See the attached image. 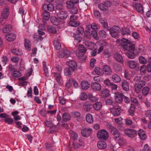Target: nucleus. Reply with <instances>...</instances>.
<instances>
[{
    "instance_id": "obj_1",
    "label": "nucleus",
    "mask_w": 151,
    "mask_h": 151,
    "mask_svg": "<svg viewBox=\"0 0 151 151\" xmlns=\"http://www.w3.org/2000/svg\"><path fill=\"white\" fill-rule=\"evenodd\" d=\"M117 44H119L123 48L124 50H127L126 53L127 56L130 59H133L134 58V52L129 51V50L133 51L135 49L134 45L131 44V41L124 38H122L121 40H118L116 41Z\"/></svg>"
},
{
    "instance_id": "obj_2",
    "label": "nucleus",
    "mask_w": 151,
    "mask_h": 151,
    "mask_svg": "<svg viewBox=\"0 0 151 151\" xmlns=\"http://www.w3.org/2000/svg\"><path fill=\"white\" fill-rule=\"evenodd\" d=\"M107 127L113 134L114 139L117 141L120 145H123L126 143V140L121 135L119 130L116 128L109 123L107 124Z\"/></svg>"
},
{
    "instance_id": "obj_3",
    "label": "nucleus",
    "mask_w": 151,
    "mask_h": 151,
    "mask_svg": "<svg viewBox=\"0 0 151 151\" xmlns=\"http://www.w3.org/2000/svg\"><path fill=\"white\" fill-rule=\"evenodd\" d=\"M84 28L81 27H79L77 28L78 33L74 34L73 37L77 43H80L81 41L82 38L80 36L79 34L82 35L84 32Z\"/></svg>"
},
{
    "instance_id": "obj_4",
    "label": "nucleus",
    "mask_w": 151,
    "mask_h": 151,
    "mask_svg": "<svg viewBox=\"0 0 151 151\" xmlns=\"http://www.w3.org/2000/svg\"><path fill=\"white\" fill-rule=\"evenodd\" d=\"M109 136L108 132L105 130L102 129L98 131L97 134V137L100 139H107Z\"/></svg>"
},
{
    "instance_id": "obj_5",
    "label": "nucleus",
    "mask_w": 151,
    "mask_h": 151,
    "mask_svg": "<svg viewBox=\"0 0 151 151\" xmlns=\"http://www.w3.org/2000/svg\"><path fill=\"white\" fill-rule=\"evenodd\" d=\"M120 31V28L117 26H114L109 29L111 35L112 37L114 38L118 36Z\"/></svg>"
},
{
    "instance_id": "obj_6",
    "label": "nucleus",
    "mask_w": 151,
    "mask_h": 151,
    "mask_svg": "<svg viewBox=\"0 0 151 151\" xmlns=\"http://www.w3.org/2000/svg\"><path fill=\"white\" fill-rule=\"evenodd\" d=\"M124 133L128 137L133 138L137 135V131L134 129H126L124 130Z\"/></svg>"
},
{
    "instance_id": "obj_7",
    "label": "nucleus",
    "mask_w": 151,
    "mask_h": 151,
    "mask_svg": "<svg viewBox=\"0 0 151 151\" xmlns=\"http://www.w3.org/2000/svg\"><path fill=\"white\" fill-rule=\"evenodd\" d=\"M70 52L68 50L64 49L58 52V57L60 58H62L64 57L68 58L70 56Z\"/></svg>"
},
{
    "instance_id": "obj_8",
    "label": "nucleus",
    "mask_w": 151,
    "mask_h": 151,
    "mask_svg": "<svg viewBox=\"0 0 151 151\" xmlns=\"http://www.w3.org/2000/svg\"><path fill=\"white\" fill-rule=\"evenodd\" d=\"M145 82L144 81H140L138 83L135 84V91L137 93L140 92L141 89L145 85Z\"/></svg>"
},
{
    "instance_id": "obj_9",
    "label": "nucleus",
    "mask_w": 151,
    "mask_h": 151,
    "mask_svg": "<svg viewBox=\"0 0 151 151\" xmlns=\"http://www.w3.org/2000/svg\"><path fill=\"white\" fill-rule=\"evenodd\" d=\"M110 111L111 113L114 116H117L120 115L122 110L120 108L113 107L111 108Z\"/></svg>"
},
{
    "instance_id": "obj_10",
    "label": "nucleus",
    "mask_w": 151,
    "mask_h": 151,
    "mask_svg": "<svg viewBox=\"0 0 151 151\" xmlns=\"http://www.w3.org/2000/svg\"><path fill=\"white\" fill-rule=\"evenodd\" d=\"M92 133V129L90 128H85L82 129L81 134L84 137H87L89 136Z\"/></svg>"
},
{
    "instance_id": "obj_11",
    "label": "nucleus",
    "mask_w": 151,
    "mask_h": 151,
    "mask_svg": "<svg viewBox=\"0 0 151 151\" xmlns=\"http://www.w3.org/2000/svg\"><path fill=\"white\" fill-rule=\"evenodd\" d=\"M123 94L118 92H116L115 93L114 99L116 102L121 103L123 101Z\"/></svg>"
},
{
    "instance_id": "obj_12",
    "label": "nucleus",
    "mask_w": 151,
    "mask_h": 151,
    "mask_svg": "<svg viewBox=\"0 0 151 151\" xmlns=\"http://www.w3.org/2000/svg\"><path fill=\"white\" fill-rule=\"evenodd\" d=\"M66 64L73 71H75L77 69V65L76 62L74 60L67 61L66 62Z\"/></svg>"
},
{
    "instance_id": "obj_13",
    "label": "nucleus",
    "mask_w": 151,
    "mask_h": 151,
    "mask_svg": "<svg viewBox=\"0 0 151 151\" xmlns=\"http://www.w3.org/2000/svg\"><path fill=\"white\" fill-rule=\"evenodd\" d=\"M84 44L85 46L88 49L92 50L94 49V47L96 46V44L95 43L89 41H85Z\"/></svg>"
},
{
    "instance_id": "obj_14",
    "label": "nucleus",
    "mask_w": 151,
    "mask_h": 151,
    "mask_svg": "<svg viewBox=\"0 0 151 151\" xmlns=\"http://www.w3.org/2000/svg\"><path fill=\"white\" fill-rule=\"evenodd\" d=\"M78 2L79 0H70L69 1L66 2L67 6L68 9L72 8Z\"/></svg>"
},
{
    "instance_id": "obj_15",
    "label": "nucleus",
    "mask_w": 151,
    "mask_h": 151,
    "mask_svg": "<svg viewBox=\"0 0 151 151\" xmlns=\"http://www.w3.org/2000/svg\"><path fill=\"white\" fill-rule=\"evenodd\" d=\"M91 87L92 89L94 91H99L101 89V86L98 82H93L91 83Z\"/></svg>"
},
{
    "instance_id": "obj_16",
    "label": "nucleus",
    "mask_w": 151,
    "mask_h": 151,
    "mask_svg": "<svg viewBox=\"0 0 151 151\" xmlns=\"http://www.w3.org/2000/svg\"><path fill=\"white\" fill-rule=\"evenodd\" d=\"M16 36L15 34L13 33H11L7 34L5 36V39L8 41L12 42L14 40Z\"/></svg>"
},
{
    "instance_id": "obj_17",
    "label": "nucleus",
    "mask_w": 151,
    "mask_h": 151,
    "mask_svg": "<svg viewBox=\"0 0 151 151\" xmlns=\"http://www.w3.org/2000/svg\"><path fill=\"white\" fill-rule=\"evenodd\" d=\"M9 14V8H4L3 9L1 13V16L3 18L6 19Z\"/></svg>"
},
{
    "instance_id": "obj_18",
    "label": "nucleus",
    "mask_w": 151,
    "mask_h": 151,
    "mask_svg": "<svg viewBox=\"0 0 151 151\" xmlns=\"http://www.w3.org/2000/svg\"><path fill=\"white\" fill-rule=\"evenodd\" d=\"M57 15L59 18L62 19H66L68 16L67 12L64 11H61L57 14Z\"/></svg>"
},
{
    "instance_id": "obj_19",
    "label": "nucleus",
    "mask_w": 151,
    "mask_h": 151,
    "mask_svg": "<svg viewBox=\"0 0 151 151\" xmlns=\"http://www.w3.org/2000/svg\"><path fill=\"white\" fill-rule=\"evenodd\" d=\"M129 83L127 81H122V87L123 89L125 91H128L129 90Z\"/></svg>"
},
{
    "instance_id": "obj_20",
    "label": "nucleus",
    "mask_w": 151,
    "mask_h": 151,
    "mask_svg": "<svg viewBox=\"0 0 151 151\" xmlns=\"http://www.w3.org/2000/svg\"><path fill=\"white\" fill-rule=\"evenodd\" d=\"M134 7L138 12L141 14H143L144 13L143 6L140 4L137 3L135 4Z\"/></svg>"
},
{
    "instance_id": "obj_21",
    "label": "nucleus",
    "mask_w": 151,
    "mask_h": 151,
    "mask_svg": "<svg viewBox=\"0 0 151 151\" xmlns=\"http://www.w3.org/2000/svg\"><path fill=\"white\" fill-rule=\"evenodd\" d=\"M115 59L119 62L123 63L124 62L123 58L121 55L118 53H116L114 55Z\"/></svg>"
},
{
    "instance_id": "obj_22",
    "label": "nucleus",
    "mask_w": 151,
    "mask_h": 151,
    "mask_svg": "<svg viewBox=\"0 0 151 151\" xmlns=\"http://www.w3.org/2000/svg\"><path fill=\"white\" fill-rule=\"evenodd\" d=\"M98 147L100 149H103L107 147V144L106 142L101 141L98 142L97 144Z\"/></svg>"
},
{
    "instance_id": "obj_23",
    "label": "nucleus",
    "mask_w": 151,
    "mask_h": 151,
    "mask_svg": "<svg viewBox=\"0 0 151 151\" xmlns=\"http://www.w3.org/2000/svg\"><path fill=\"white\" fill-rule=\"evenodd\" d=\"M24 45L25 49L28 51H30L31 50V44L30 41L27 39L24 40Z\"/></svg>"
},
{
    "instance_id": "obj_24",
    "label": "nucleus",
    "mask_w": 151,
    "mask_h": 151,
    "mask_svg": "<svg viewBox=\"0 0 151 151\" xmlns=\"http://www.w3.org/2000/svg\"><path fill=\"white\" fill-rule=\"evenodd\" d=\"M103 71L106 74L110 75L111 74L112 72L110 68L107 65H105L103 66Z\"/></svg>"
},
{
    "instance_id": "obj_25",
    "label": "nucleus",
    "mask_w": 151,
    "mask_h": 151,
    "mask_svg": "<svg viewBox=\"0 0 151 151\" xmlns=\"http://www.w3.org/2000/svg\"><path fill=\"white\" fill-rule=\"evenodd\" d=\"M112 81L115 83H119L121 81V78L120 76L118 75L114 74L111 76Z\"/></svg>"
},
{
    "instance_id": "obj_26",
    "label": "nucleus",
    "mask_w": 151,
    "mask_h": 151,
    "mask_svg": "<svg viewBox=\"0 0 151 151\" xmlns=\"http://www.w3.org/2000/svg\"><path fill=\"white\" fill-rule=\"evenodd\" d=\"M71 118V116L68 113H65L62 116V119L63 121L67 122L70 121Z\"/></svg>"
},
{
    "instance_id": "obj_27",
    "label": "nucleus",
    "mask_w": 151,
    "mask_h": 151,
    "mask_svg": "<svg viewBox=\"0 0 151 151\" xmlns=\"http://www.w3.org/2000/svg\"><path fill=\"white\" fill-rule=\"evenodd\" d=\"M127 63L129 67L132 69L135 68L137 66V63L134 61L129 60Z\"/></svg>"
},
{
    "instance_id": "obj_28",
    "label": "nucleus",
    "mask_w": 151,
    "mask_h": 151,
    "mask_svg": "<svg viewBox=\"0 0 151 151\" xmlns=\"http://www.w3.org/2000/svg\"><path fill=\"white\" fill-rule=\"evenodd\" d=\"M138 135L140 138L143 140H145L146 137L145 131L142 129H140L139 130Z\"/></svg>"
},
{
    "instance_id": "obj_29",
    "label": "nucleus",
    "mask_w": 151,
    "mask_h": 151,
    "mask_svg": "<svg viewBox=\"0 0 151 151\" xmlns=\"http://www.w3.org/2000/svg\"><path fill=\"white\" fill-rule=\"evenodd\" d=\"M46 8H47V9L50 11H52L54 10V7L53 4L51 3H49L48 4H45L43 6V9H45Z\"/></svg>"
},
{
    "instance_id": "obj_30",
    "label": "nucleus",
    "mask_w": 151,
    "mask_h": 151,
    "mask_svg": "<svg viewBox=\"0 0 151 151\" xmlns=\"http://www.w3.org/2000/svg\"><path fill=\"white\" fill-rule=\"evenodd\" d=\"M12 29V26L10 25L4 26L2 29L4 33H7L10 32Z\"/></svg>"
},
{
    "instance_id": "obj_31",
    "label": "nucleus",
    "mask_w": 151,
    "mask_h": 151,
    "mask_svg": "<svg viewBox=\"0 0 151 151\" xmlns=\"http://www.w3.org/2000/svg\"><path fill=\"white\" fill-rule=\"evenodd\" d=\"M86 120L89 123L91 124L93 122V119L92 116L90 114H88L86 116Z\"/></svg>"
},
{
    "instance_id": "obj_32",
    "label": "nucleus",
    "mask_w": 151,
    "mask_h": 151,
    "mask_svg": "<svg viewBox=\"0 0 151 151\" xmlns=\"http://www.w3.org/2000/svg\"><path fill=\"white\" fill-rule=\"evenodd\" d=\"M47 30L48 31L52 34H55L57 32L55 27L52 26H49L47 27Z\"/></svg>"
},
{
    "instance_id": "obj_33",
    "label": "nucleus",
    "mask_w": 151,
    "mask_h": 151,
    "mask_svg": "<svg viewBox=\"0 0 151 151\" xmlns=\"http://www.w3.org/2000/svg\"><path fill=\"white\" fill-rule=\"evenodd\" d=\"M81 88L84 90L87 89L89 87V84L88 82L86 81H83L81 83Z\"/></svg>"
},
{
    "instance_id": "obj_34",
    "label": "nucleus",
    "mask_w": 151,
    "mask_h": 151,
    "mask_svg": "<svg viewBox=\"0 0 151 151\" xmlns=\"http://www.w3.org/2000/svg\"><path fill=\"white\" fill-rule=\"evenodd\" d=\"M93 106L95 109L99 111L100 109L102 107V104L101 102H97L93 104Z\"/></svg>"
},
{
    "instance_id": "obj_35",
    "label": "nucleus",
    "mask_w": 151,
    "mask_h": 151,
    "mask_svg": "<svg viewBox=\"0 0 151 151\" xmlns=\"http://www.w3.org/2000/svg\"><path fill=\"white\" fill-rule=\"evenodd\" d=\"M75 71H73L72 69L68 67L66 68L64 70L65 75L66 76H70L72 74V73Z\"/></svg>"
},
{
    "instance_id": "obj_36",
    "label": "nucleus",
    "mask_w": 151,
    "mask_h": 151,
    "mask_svg": "<svg viewBox=\"0 0 151 151\" xmlns=\"http://www.w3.org/2000/svg\"><path fill=\"white\" fill-rule=\"evenodd\" d=\"M94 71L97 75L100 76L102 75L104 73L103 70L98 67L95 68Z\"/></svg>"
},
{
    "instance_id": "obj_37",
    "label": "nucleus",
    "mask_w": 151,
    "mask_h": 151,
    "mask_svg": "<svg viewBox=\"0 0 151 151\" xmlns=\"http://www.w3.org/2000/svg\"><path fill=\"white\" fill-rule=\"evenodd\" d=\"M43 10L45 12L43 13V18L45 20H48L49 19L50 17V13L45 9H44Z\"/></svg>"
},
{
    "instance_id": "obj_38",
    "label": "nucleus",
    "mask_w": 151,
    "mask_h": 151,
    "mask_svg": "<svg viewBox=\"0 0 151 151\" xmlns=\"http://www.w3.org/2000/svg\"><path fill=\"white\" fill-rule=\"evenodd\" d=\"M54 44L55 48L56 49L59 50L61 47V44L58 39L56 40H55L54 41Z\"/></svg>"
},
{
    "instance_id": "obj_39",
    "label": "nucleus",
    "mask_w": 151,
    "mask_h": 151,
    "mask_svg": "<svg viewBox=\"0 0 151 151\" xmlns=\"http://www.w3.org/2000/svg\"><path fill=\"white\" fill-rule=\"evenodd\" d=\"M98 25L94 23H93L91 24L88 25L87 29L88 30H90L91 29L95 30L98 29Z\"/></svg>"
},
{
    "instance_id": "obj_40",
    "label": "nucleus",
    "mask_w": 151,
    "mask_h": 151,
    "mask_svg": "<svg viewBox=\"0 0 151 151\" xmlns=\"http://www.w3.org/2000/svg\"><path fill=\"white\" fill-rule=\"evenodd\" d=\"M63 2L61 1L60 3H58L55 6V9L58 11H61L63 10L64 9V6L62 3Z\"/></svg>"
},
{
    "instance_id": "obj_41",
    "label": "nucleus",
    "mask_w": 151,
    "mask_h": 151,
    "mask_svg": "<svg viewBox=\"0 0 151 151\" xmlns=\"http://www.w3.org/2000/svg\"><path fill=\"white\" fill-rule=\"evenodd\" d=\"M78 50L80 53L84 54L86 51L87 49L83 45H80L79 46Z\"/></svg>"
},
{
    "instance_id": "obj_42",
    "label": "nucleus",
    "mask_w": 151,
    "mask_h": 151,
    "mask_svg": "<svg viewBox=\"0 0 151 151\" xmlns=\"http://www.w3.org/2000/svg\"><path fill=\"white\" fill-rule=\"evenodd\" d=\"M12 52L14 54L20 56L22 54V52L21 50L17 49H12Z\"/></svg>"
},
{
    "instance_id": "obj_43",
    "label": "nucleus",
    "mask_w": 151,
    "mask_h": 151,
    "mask_svg": "<svg viewBox=\"0 0 151 151\" xmlns=\"http://www.w3.org/2000/svg\"><path fill=\"white\" fill-rule=\"evenodd\" d=\"M92 105L91 104H89L86 103L83 105V108L85 111L88 112L92 108Z\"/></svg>"
},
{
    "instance_id": "obj_44",
    "label": "nucleus",
    "mask_w": 151,
    "mask_h": 151,
    "mask_svg": "<svg viewBox=\"0 0 151 151\" xmlns=\"http://www.w3.org/2000/svg\"><path fill=\"white\" fill-rule=\"evenodd\" d=\"M57 121L58 122V123L57 125V126H58L59 127H64L65 126V123H63L62 122V124H61L60 122V120H61V117L59 114H57Z\"/></svg>"
},
{
    "instance_id": "obj_45",
    "label": "nucleus",
    "mask_w": 151,
    "mask_h": 151,
    "mask_svg": "<svg viewBox=\"0 0 151 151\" xmlns=\"http://www.w3.org/2000/svg\"><path fill=\"white\" fill-rule=\"evenodd\" d=\"M150 88L148 87H145L142 90V93L144 96L147 95L149 93Z\"/></svg>"
},
{
    "instance_id": "obj_46",
    "label": "nucleus",
    "mask_w": 151,
    "mask_h": 151,
    "mask_svg": "<svg viewBox=\"0 0 151 151\" xmlns=\"http://www.w3.org/2000/svg\"><path fill=\"white\" fill-rule=\"evenodd\" d=\"M121 32L123 35H129L131 33L130 30L127 28L122 29V30Z\"/></svg>"
},
{
    "instance_id": "obj_47",
    "label": "nucleus",
    "mask_w": 151,
    "mask_h": 151,
    "mask_svg": "<svg viewBox=\"0 0 151 151\" xmlns=\"http://www.w3.org/2000/svg\"><path fill=\"white\" fill-rule=\"evenodd\" d=\"M72 23H71V22H69V25L72 27H76L78 26L80 24V23L77 21V19L75 20L72 21Z\"/></svg>"
},
{
    "instance_id": "obj_48",
    "label": "nucleus",
    "mask_w": 151,
    "mask_h": 151,
    "mask_svg": "<svg viewBox=\"0 0 151 151\" xmlns=\"http://www.w3.org/2000/svg\"><path fill=\"white\" fill-rule=\"evenodd\" d=\"M109 91L107 89H105L101 92V95L103 97H107L109 95Z\"/></svg>"
},
{
    "instance_id": "obj_49",
    "label": "nucleus",
    "mask_w": 151,
    "mask_h": 151,
    "mask_svg": "<svg viewBox=\"0 0 151 151\" xmlns=\"http://www.w3.org/2000/svg\"><path fill=\"white\" fill-rule=\"evenodd\" d=\"M79 7L81 9L86 11L88 9V6L86 4L83 3L80 4Z\"/></svg>"
},
{
    "instance_id": "obj_50",
    "label": "nucleus",
    "mask_w": 151,
    "mask_h": 151,
    "mask_svg": "<svg viewBox=\"0 0 151 151\" xmlns=\"http://www.w3.org/2000/svg\"><path fill=\"white\" fill-rule=\"evenodd\" d=\"M138 59L139 62L142 64H145L147 62V60L145 58L142 56H140Z\"/></svg>"
},
{
    "instance_id": "obj_51",
    "label": "nucleus",
    "mask_w": 151,
    "mask_h": 151,
    "mask_svg": "<svg viewBox=\"0 0 151 151\" xmlns=\"http://www.w3.org/2000/svg\"><path fill=\"white\" fill-rule=\"evenodd\" d=\"M50 19V20L53 24L56 26H57L59 22L57 20V18L56 17H52Z\"/></svg>"
},
{
    "instance_id": "obj_52",
    "label": "nucleus",
    "mask_w": 151,
    "mask_h": 151,
    "mask_svg": "<svg viewBox=\"0 0 151 151\" xmlns=\"http://www.w3.org/2000/svg\"><path fill=\"white\" fill-rule=\"evenodd\" d=\"M91 35L95 40H98L99 39V37L98 36L97 32L96 30H94L92 31Z\"/></svg>"
},
{
    "instance_id": "obj_53",
    "label": "nucleus",
    "mask_w": 151,
    "mask_h": 151,
    "mask_svg": "<svg viewBox=\"0 0 151 151\" xmlns=\"http://www.w3.org/2000/svg\"><path fill=\"white\" fill-rule=\"evenodd\" d=\"M12 75L15 77H19L21 76V73L19 71L14 70L13 71Z\"/></svg>"
},
{
    "instance_id": "obj_54",
    "label": "nucleus",
    "mask_w": 151,
    "mask_h": 151,
    "mask_svg": "<svg viewBox=\"0 0 151 151\" xmlns=\"http://www.w3.org/2000/svg\"><path fill=\"white\" fill-rule=\"evenodd\" d=\"M99 35L100 37L102 38H105L106 36V32L103 30H101L99 31Z\"/></svg>"
},
{
    "instance_id": "obj_55",
    "label": "nucleus",
    "mask_w": 151,
    "mask_h": 151,
    "mask_svg": "<svg viewBox=\"0 0 151 151\" xmlns=\"http://www.w3.org/2000/svg\"><path fill=\"white\" fill-rule=\"evenodd\" d=\"M113 68L114 70L117 71H120L122 69L121 65L117 63L114 64Z\"/></svg>"
},
{
    "instance_id": "obj_56",
    "label": "nucleus",
    "mask_w": 151,
    "mask_h": 151,
    "mask_svg": "<svg viewBox=\"0 0 151 151\" xmlns=\"http://www.w3.org/2000/svg\"><path fill=\"white\" fill-rule=\"evenodd\" d=\"M104 55L106 58H109L111 56V53L108 50H104L103 52Z\"/></svg>"
},
{
    "instance_id": "obj_57",
    "label": "nucleus",
    "mask_w": 151,
    "mask_h": 151,
    "mask_svg": "<svg viewBox=\"0 0 151 151\" xmlns=\"http://www.w3.org/2000/svg\"><path fill=\"white\" fill-rule=\"evenodd\" d=\"M13 121V119L11 118H6L4 119L5 122L9 124H12Z\"/></svg>"
},
{
    "instance_id": "obj_58",
    "label": "nucleus",
    "mask_w": 151,
    "mask_h": 151,
    "mask_svg": "<svg viewBox=\"0 0 151 151\" xmlns=\"http://www.w3.org/2000/svg\"><path fill=\"white\" fill-rule=\"evenodd\" d=\"M34 38L36 40H42L43 39L41 35H37V34L34 35Z\"/></svg>"
},
{
    "instance_id": "obj_59",
    "label": "nucleus",
    "mask_w": 151,
    "mask_h": 151,
    "mask_svg": "<svg viewBox=\"0 0 151 151\" xmlns=\"http://www.w3.org/2000/svg\"><path fill=\"white\" fill-rule=\"evenodd\" d=\"M80 98L81 100H85L87 99L88 98V96L86 93H81Z\"/></svg>"
},
{
    "instance_id": "obj_60",
    "label": "nucleus",
    "mask_w": 151,
    "mask_h": 151,
    "mask_svg": "<svg viewBox=\"0 0 151 151\" xmlns=\"http://www.w3.org/2000/svg\"><path fill=\"white\" fill-rule=\"evenodd\" d=\"M88 99L91 101L94 102L97 101V99L92 95L90 94L88 95Z\"/></svg>"
},
{
    "instance_id": "obj_61",
    "label": "nucleus",
    "mask_w": 151,
    "mask_h": 151,
    "mask_svg": "<svg viewBox=\"0 0 151 151\" xmlns=\"http://www.w3.org/2000/svg\"><path fill=\"white\" fill-rule=\"evenodd\" d=\"M8 69L11 72L14 71L16 69L14 66L12 65V64H10L8 66Z\"/></svg>"
},
{
    "instance_id": "obj_62",
    "label": "nucleus",
    "mask_w": 151,
    "mask_h": 151,
    "mask_svg": "<svg viewBox=\"0 0 151 151\" xmlns=\"http://www.w3.org/2000/svg\"><path fill=\"white\" fill-rule=\"evenodd\" d=\"M59 99L60 104L64 105L65 104L66 99L63 97H60Z\"/></svg>"
},
{
    "instance_id": "obj_63",
    "label": "nucleus",
    "mask_w": 151,
    "mask_h": 151,
    "mask_svg": "<svg viewBox=\"0 0 151 151\" xmlns=\"http://www.w3.org/2000/svg\"><path fill=\"white\" fill-rule=\"evenodd\" d=\"M106 104L108 105H113L115 103L111 99H107L105 101Z\"/></svg>"
},
{
    "instance_id": "obj_64",
    "label": "nucleus",
    "mask_w": 151,
    "mask_h": 151,
    "mask_svg": "<svg viewBox=\"0 0 151 151\" xmlns=\"http://www.w3.org/2000/svg\"><path fill=\"white\" fill-rule=\"evenodd\" d=\"M145 114L146 116L151 119V110H148L145 111Z\"/></svg>"
}]
</instances>
